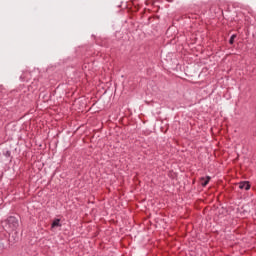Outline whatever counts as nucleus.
I'll list each match as a JSON object with an SVG mask.
<instances>
[{
	"label": "nucleus",
	"mask_w": 256,
	"mask_h": 256,
	"mask_svg": "<svg viewBox=\"0 0 256 256\" xmlns=\"http://www.w3.org/2000/svg\"><path fill=\"white\" fill-rule=\"evenodd\" d=\"M237 38V35L233 34L229 40L230 45H233L235 43V39Z\"/></svg>",
	"instance_id": "5"
},
{
	"label": "nucleus",
	"mask_w": 256,
	"mask_h": 256,
	"mask_svg": "<svg viewBox=\"0 0 256 256\" xmlns=\"http://www.w3.org/2000/svg\"><path fill=\"white\" fill-rule=\"evenodd\" d=\"M52 227H61V220L55 219L52 223Z\"/></svg>",
	"instance_id": "4"
},
{
	"label": "nucleus",
	"mask_w": 256,
	"mask_h": 256,
	"mask_svg": "<svg viewBox=\"0 0 256 256\" xmlns=\"http://www.w3.org/2000/svg\"><path fill=\"white\" fill-rule=\"evenodd\" d=\"M239 189H245V191H249L251 189V184H249L247 181L240 182Z\"/></svg>",
	"instance_id": "3"
},
{
	"label": "nucleus",
	"mask_w": 256,
	"mask_h": 256,
	"mask_svg": "<svg viewBox=\"0 0 256 256\" xmlns=\"http://www.w3.org/2000/svg\"><path fill=\"white\" fill-rule=\"evenodd\" d=\"M210 181H211V177L209 176L200 178V184L202 185V187H207Z\"/></svg>",
	"instance_id": "2"
},
{
	"label": "nucleus",
	"mask_w": 256,
	"mask_h": 256,
	"mask_svg": "<svg viewBox=\"0 0 256 256\" xmlns=\"http://www.w3.org/2000/svg\"><path fill=\"white\" fill-rule=\"evenodd\" d=\"M3 227H5V229H8L9 231H15V229H17V227H19V220H17V218H15L13 216H10L4 222Z\"/></svg>",
	"instance_id": "1"
}]
</instances>
